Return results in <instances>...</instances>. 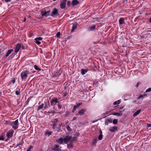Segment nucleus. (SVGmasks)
<instances>
[{
  "label": "nucleus",
  "mask_w": 151,
  "mask_h": 151,
  "mask_svg": "<svg viewBox=\"0 0 151 151\" xmlns=\"http://www.w3.org/2000/svg\"><path fill=\"white\" fill-rule=\"evenodd\" d=\"M31 73L27 70H24L21 73L20 76L22 80H25L27 76H30Z\"/></svg>",
  "instance_id": "nucleus-1"
},
{
  "label": "nucleus",
  "mask_w": 151,
  "mask_h": 151,
  "mask_svg": "<svg viewBox=\"0 0 151 151\" xmlns=\"http://www.w3.org/2000/svg\"><path fill=\"white\" fill-rule=\"evenodd\" d=\"M64 142L65 143H68L69 142H72L73 141L72 137L69 136H65L63 138Z\"/></svg>",
  "instance_id": "nucleus-2"
},
{
  "label": "nucleus",
  "mask_w": 151,
  "mask_h": 151,
  "mask_svg": "<svg viewBox=\"0 0 151 151\" xmlns=\"http://www.w3.org/2000/svg\"><path fill=\"white\" fill-rule=\"evenodd\" d=\"M18 120L17 119L14 121L11 124L12 128L14 130L17 129L18 128Z\"/></svg>",
  "instance_id": "nucleus-3"
},
{
  "label": "nucleus",
  "mask_w": 151,
  "mask_h": 151,
  "mask_svg": "<svg viewBox=\"0 0 151 151\" xmlns=\"http://www.w3.org/2000/svg\"><path fill=\"white\" fill-rule=\"evenodd\" d=\"M59 101L57 98L54 97L51 100L50 104L51 106H54L55 105L56 103H59Z\"/></svg>",
  "instance_id": "nucleus-4"
},
{
  "label": "nucleus",
  "mask_w": 151,
  "mask_h": 151,
  "mask_svg": "<svg viewBox=\"0 0 151 151\" xmlns=\"http://www.w3.org/2000/svg\"><path fill=\"white\" fill-rule=\"evenodd\" d=\"M66 2L67 0H62L61 1L60 7L61 9H64L65 8Z\"/></svg>",
  "instance_id": "nucleus-5"
},
{
  "label": "nucleus",
  "mask_w": 151,
  "mask_h": 151,
  "mask_svg": "<svg viewBox=\"0 0 151 151\" xmlns=\"http://www.w3.org/2000/svg\"><path fill=\"white\" fill-rule=\"evenodd\" d=\"M58 15V10L56 8H54L51 14H50V16L52 17H55Z\"/></svg>",
  "instance_id": "nucleus-6"
},
{
  "label": "nucleus",
  "mask_w": 151,
  "mask_h": 151,
  "mask_svg": "<svg viewBox=\"0 0 151 151\" xmlns=\"http://www.w3.org/2000/svg\"><path fill=\"white\" fill-rule=\"evenodd\" d=\"M22 47V45L20 43H18L16 45L14 51L15 52L17 53L19 52L20 49Z\"/></svg>",
  "instance_id": "nucleus-7"
},
{
  "label": "nucleus",
  "mask_w": 151,
  "mask_h": 151,
  "mask_svg": "<svg viewBox=\"0 0 151 151\" xmlns=\"http://www.w3.org/2000/svg\"><path fill=\"white\" fill-rule=\"evenodd\" d=\"M86 111V109H82L79 111L78 113L76 114V115L82 116L84 114Z\"/></svg>",
  "instance_id": "nucleus-8"
},
{
  "label": "nucleus",
  "mask_w": 151,
  "mask_h": 151,
  "mask_svg": "<svg viewBox=\"0 0 151 151\" xmlns=\"http://www.w3.org/2000/svg\"><path fill=\"white\" fill-rule=\"evenodd\" d=\"M14 131L13 130H12L10 132H8L6 134V136L7 138H9L12 137L13 135Z\"/></svg>",
  "instance_id": "nucleus-9"
},
{
  "label": "nucleus",
  "mask_w": 151,
  "mask_h": 151,
  "mask_svg": "<svg viewBox=\"0 0 151 151\" xmlns=\"http://www.w3.org/2000/svg\"><path fill=\"white\" fill-rule=\"evenodd\" d=\"M131 95L129 94H126L124 96V99L125 101H126L131 98Z\"/></svg>",
  "instance_id": "nucleus-10"
},
{
  "label": "nucleus",
  "mask_w": 151,
  "mask_h": 151,
  "mask_svg": "<svg viewBox=\"0 0 151 151\" xmlns=\"http://www.w3.org/2000/svg\"><path fill=\"white\" fill-rule=\"evenodd\" d=\"M77 26L78 24H77V23H75L73 24L71 30V32H74L75 30L77 28Z\"/></svg>",
  "instance_id": "nucleus-11"
},
{
  "label": "nucleus",
  "mask_w": 151,
  "mask_h": 151,
  "mask_svg": "<svg viewBox=\"0 0 151 151\" xmlns=\"http://www.w3.org/2000/svg\"><path fill=\"white\" fill-rule=\"evenodd\" d=\"M52 150L54 151H60V148H59L58 145H56L53 148Z\"/></svg>",
  "instance_id": "nucleus-12"
},
{
  "label": "nucleus",
  "mask_w": 151,
  "mask_h": 151,
  "mask_svg": "<svg viewBox=\"0 0 151 151\" xmlns=\"http://www.w3.org/2000/svg\"><path fill=\"white\" fill-rule=\"evenodd\" d=\"M41 14L42 16H50V14H47L46 11L45 10L41 11Z\"/></svg>",
  "instance_id": "nucleus-13"
},
{
  "label": "nucleus",
  "mask_w": 151,
  "mask_h": 151,
  "mask_svg": "<svg viewBox=\"0 0 151 151\" xmlns=\"http://www.w3.org/2000/svg\"><path fill=\"white\" fill-rule=\"evenodd\" d=\"M60 71L57 70L53 72V75L55 77H57L60 75Z\"/></svg>",
  "instance_id": "nucleus-14"
},
{
  "label": "nucleus",
  "mask_w": 151,
  "mask_h": 151,
  "mask_svg": "<svg viewBox=\"0 0 151 151\" xmlns=\"http://www.w3.org/2000/svg\"><path fill=\"white\" fill-rule=\"evenodd\" d=\"M112 114L113 115L117 116H120L122 114V111H121L119 113H117V112L114 113H113Z\"/></svg>",
  "instance_id": "nucleus-15"
},
{
  "label": "nucleus",
  "mask_w": 151,
  "mask_h": 151,
  "mask_svg": "<svg viewBox=\"0 0 151 151\" xmlns=\"http://www.w3.org/2000/svg\"><path fill=\"white\" fill-rule=\"evenodd\" d=\"M117 128L116 127H112L110 128L109 130L111 132H114L117 130Z\"/></svg>",
  "instance_id": "nucleus-16"
},
{
  "label": "nucleus",
  "mask_w": 151,
  "mask_h": 151,
  "mask_svg": "<svg viewBox=\"0 0 151 151\" xmlns=\"http://www.w3.org/2000/svg\"><path fill=\"white\" fill-rule=\"evenodd\" d=\"M125 22L124 19V18L121 17L119 20V23L120 24H122Z\"/></svg>",
  "instance_id": "nucleus-17"
},
{
  "label": "nucleus",
  "mask_w": 151,
  "mask_h": 151,
  "mask_svg": "<svg viewBox=\"0 0 151 151\" xmlns=\"http://www.w3.org/2000/svg\"><path fill=\"white\" fill-rule=\"evenodd\" d=\"M79 3V1L77 0H73L72 2V4L73 6L76 5Z\"/></svg>",
  "instance_id": "nucleus-18"
},
{
  "label": "nucleus",
  "mask_w": 151,
  "mask_h": 151,
  "mask_svg": "<svg viewBox=\"0 0 151 151\" xmlns=\"http://www.w3.org/2000/svg\"><path fill=\"white\" fill-rule=\"evenodd\" d=\"M57 141L59 144H63V141H64L63 138H60L57 140Z\"/></svg>",
  "instance_id": "nucleus-19"
},
{
  "label": "nucleus",
  "mask_w": 151,
  "mask_h": 151,
  "mask_svg": "<svg viewBox=\"0 0 151 151\" xmlns=\"http://www.w3.org/2000/svg\"><path fill=\"white\" fill-rule=\"evenodd\" d=\"M141 111V109L137 110L136 112H135L133 114L134 116H136L138 115Z\"/></svg>",
  "instance_id": "nucleus-20"
},
{
  "label": "nucleus",
  "mask_w": 151,
  "mask_h": 151,
  "mask_svg": "<svg viewBox=\"0 0 151 151\" xmlns=\"http://www.w3.org/2000/svg\"><path fill=\"white\" fill-rule=\"evenodd\" d=\"M13 51V49L9 50L6 55V57H8Z\"/></svg>",
  "instance_id": "nucleus-21"
},
{
  "label": "nucleus",
  "mask_w": 151,
  "mask_h": 151,
  "mask_svg": "<svg viewBox=\"0 0 151 151\" xmlns=\"http://www.w3.org/2000/svg\"><path fill=\"white\" fill-rule=\"evenodd\" d=\"M49 105V103L48 101L46 102L44 104V107L45 109H46Z\"/></svg>",
  "instance_id": "nucleus-22"
},
{
  "label": "nucleus",
  "mask_w": 151,
  "mask_h": 151,
  "mask_svg": "<svg viewBox=\"0 0 151 151\" xmlns=\"http://www.w3.org/2000/svg\"><path fill=\"white\" fill-rule=\"evenodd\" d=\"M44 105V104L42 103L39 106H38L37 111H38L40 109H42Z\"/></svg>",
  "instance_id": "nucleus-23"
},
{
  "label": "nucleus",
  "mask_w": 151,
  "mask_h": 151,
  "mask_svg": "<svg viewBox=\"0 0 151 151\" xmlns=\"http://www.w3.org/2000/svg\"><path fill=\"white\" fill-rule=\"evenodd\" d=\"M87 72V70L86 69H82L81 70V73L83 75H84Z\"/></svg>",
  "instance_id": "nucleus-24"
},
{
  "label": "nucleus",
  "mask_w": 151,
  "mask_h": 151,
  "mask_svg": "<svg viewBox=\"0 0 151 151\" xmlns=\"http://www.w3.org/2000/svg\"><path fill=\"white\" fill-rule=\"evenodd\" d=\"M120 102V100H119L117 101H114L113 103V105L114 106H116V105H117L119 104Z\"/></svg>",
  "instance_id": "nucleus-25"
},
{
  "label": "nucleus",
  "mask_w": 151,
  "mask_h": 151,
  "mask_svg": "<svg viewBox=\"0 0 151 151\" xmlns=\"http://www.w3.org/2000/svg\"><path fill=\"white\" fill-rule=\"evenodd\" d=\"M96 28L95 26H91L89 27L88 28V30H92L94 29H95Z\"/></svg>",
  "instance_id": "nucleus-26"
},
{
  "label": "nucleus",
  "mask_w": 151,
  "mask_h": 151,
  "mask_svg": "<svg viewBox=\"0 0 151 151\" xmlns=\"http://www.w3.org/2000/svg\"><path fill=\"white\" fill-rule=\"evenodd\" d=\"M101 134L98 137V139L99 140H101L102 139L103 137V135L101 134L102 132L101 130L100 131Z\"/></svg>",
  "instance_id": "nucleus-27"
},
{
  "label": "nucleus",
  "mask_w": 151,
  "mask_h": 151,
  "mask_svg": "<svg viewBox=\"0 0 151 151\" xmlns=\"http://www.w3.org/2000/svg\"><path fill=\"white\" fill-rule=\"evenodd\" d=\"M34 68H35V69L38 70V71H39L40 70H41V69H40V68H39L37 65H34Z\"/></svg>",
  "instance_id": "nucleus-28"
},
{
  "label": "nucleus",
  "mask_w": 151,
  "mask_h": 151,
  "mask_svg": "<svg viewBox=\"0 0 151 151\" xmlns=\"http://www.w3.org/2000/svg\"><path fill=\"white\" fill-rule=\"evenodd\" d=\"M146 96V95L145 94H144V95H140L139 97L137 98V99H139L141 98H143L145 96Z\"/></svg>",
  "instance_id": "nucleus-29"
},
{
  "label": "nucleus",
  "mask_w": 151,
  "mask_h": 151,
  "mask_svg": "<svg viewBox=\"0 0 151 151\" xmlns=\"http://www.w3.org/2000/svg\"><path fill=\"white\" fill-rule=\"evenodd\" d=\"M118 120L116 119H114L112 121V123L114 124H116L118 123Z\"/></svg>",
  "instance_id": "nucleus-30"
},
{
  "label": "nucleus",
  "mask_w": 151,
  "mask_h": 151,
  "mask_svg": "<svg viewBox=\"0 0 151 151\" xmlns=\"http://www.w3.org/2000/svg\"><path fill=\"white\" fill-rule=\"evenodd\" d=\"M73 147V145L71 142H70L69 144L67 145V147L68 148H71Z\"/></svg>",
  "instance_id": "nucleus-31"
},
{
  "label": "nucleus",
  "mask_w": 151,
  "mask_h": 151,
  "mask_svg": "<svg viewBox=\"0 0 151 151\" xmlns=\"http://www.w3.org/2000/svg\"><path fill=\"white\" fill-rule=\"evenodd\" d=\"M66 129L67 130L70 132H71L72 131V129L70 128L69 126H67L66 127Z\"/></svg>",
  "instance_id": "nucleus-32"
},
{
  "label": "nucleus",
  "mask_w": 151,
  "mask_h": 151,
  "mask_svg": "<svg viewBox=\"0 0 151 151\" xmlns=\"http://www.w3.org/2000/svg\"><path fill=\"white\" fill-rule=\"evenodd\" d=\"M98 139H94L92 142V143L94 145L96 144V143Z\"/></svg>",
  "instance_id": "nucleus-33"
},
{
  "label": "nucleus",
  "mask_w": 151,
  "mask_h": 151,
  "mask_svg": "<svg viewBox=\"0 0 151 151\" xmlns=\"http://www.w3.org/2000/svg\"><path fill=\"white\" fill-rule=\"evenodd\" d=\"M60 35V32H58L56 35V36L57 38H59Z\"/></svg>",
  "instance_id": "nucleus-34"
},
{
  "label": "nucleus",
  "mask_w": 151,
  "mask_h": 151,
  "mask_svg": "<svg viewBox=\"0 0 151 151\" xmlns=\"http://www.w3.org/2000/svg\"><path fill=\"white\" fill-rule=\"evenodd\" d=\"M35 42L37 44V45H40V43H41V42H40V41H39V40H36V39H35Z\"/></svg>",
  "instance_id": "nucleus-35"
},
{
  "label": "nucleus",
  "mask_w": 151,
  "mask_h": 151,
  "mask_svg": "<svg viewBox=\"0 0 151 151\" xmlns=\"http://www.w3.org/2000/svg\"><path fill=\"white\" fill-rule=\"evenodd\" d=\"M20 91L19 90V91H15V94L17 95H18L20 94Z\"/></svg>",
  "instance_id": "nucleus-36"
},
{
  "label": "nucleus",
  "mask_w": 151,
  "mask_h": 151,
  "mask_svg": "<svg viewBox=\"0 0 151 151\" xmlns=\"http://www.w3.org/2000/svg\"><path fill=\"white\" fill-rule=\"evenodd\" d=\"M51 134V133L50 132H47L45 134L46 135H48L49 137L50 135Z\"/></svg>",
  "instance_id": "nucleus-37"
},
{
  "label": "nucleus",
  "mask_w": 151,
  "mask_h": 151,
  "mask_svg": "<svg viewBox=\"0 0 151 151\" xmlns=\"http://www.w3.org/2000/svg\"><path fill=\"white\" fill-rule=\"evenodd\" d=\"M82 104V103H79L78 104L76 105H75L77 108L79 107L80 106H81Z\"/></svg>",
  "instance_id": "nucleus-38"
},
{
  "label": "nucleus",
  "mask_w": 151,
  "mask_h": 151,
  "mask_svg": "<svg viewBox=\"0 0 151 151\" xmlns=\"http://www.w3.org/2000/svg\"><path fill=\"white\" fill-rule=\"evenodd\" d=\"M57 124L53 123V125L52 126V128L53 129H55V127L57 126Z\"/></svg>",
  "instance_id": "nucleus-39"
},
{
  "label": "nucleus",
  "mask_w": 151,
  "mask_h": 151,
  "mask_svg": "<svg viewBox=\"0 0 151 151\" xmlns=\"http://www.w3.org/2000/svg\"><path fill=\"white\" fill-rule=\"evenodd\" d=\"M35 39H36V40H39V41L41 40H42V38L41 37H40L35 38Z\"/></svg>",
  "instance_id": "nucleus-40"
},
{
  "label": "nucleus",
  "mask_w": 151,
  "mask_h": 151,
  "mask_svg": "<svg viewBox=\"0 0 151 151\" xmlns=\"http://www.w3.org/2000/svg\"><path fill=\"white\" fill-rule=\"evenodd\" d=\"M77 108L75 106H73V109L72 110V112L73 113L76 110V109Z\"/></svg>",
  "instance_id": "nucleus-41"
},
{
  "label": "nucleus",
  "mask_w": 151,
  "mask_h": 151,
  "mask_svg": "<svg viewBox=\"0 0 151 151\" xmlns=\"http://www.w3.org/2000/svg\"><path fill=\"white\" fill-rule=\"evenodd\" d=\"M71 2L70 1H68L67 2V5L68 6H70Z\"/></svg>",
  "instance_id": "nucleus-42"
},
{
  "label": "nucleus",
  "mask_w": 151,
  "mask_h": 151,
  "mask_svg": "<svg viewBox=\"0 0 151 151\" xmlns=\"http://www.w3.org/2000/svg\"><path fill=\"white\" fill-rule=\"evenodd\" d=\"M151 91V88H149L147 89L145 91V92H150Z\"/></svg>",
  "instance_id": "nucleus-43"
},
{
  "label": "nucleus",
  "mask_w": 151,
  "mask_h": 151,
  "mask_svg": "<svg viewBox=\"0 0 151 151\" xmlns=\"http://www.w3.org/2000/svg\"><path fill=\"white\" fill-rule=\"evenodd\" d=\"M11 81L13 84H14L15 82V78H12Z\"/></svg>",
  "instance_id": "nucleus-44"
},
{
  "label": "nucleus",
  "mask_w": 151,
  "mask_h": 151,
  "mask_svg": "<svg viewBox=\"0 0 151 151\" xmlns=\"http://www.w3.org/2000/svg\"><path fill=\"white\" fill-rule=\"evenodd\" d=\"M4 139L3 136H0V140H4Z\"/></svg>",
  "instance_id": "nucleus-45"
},
{
  "label": "nucleus",
  "mask_w": 151,
  "mask_h": 151,
  "mask_svg": "<svg viewBox=\"0 0 151 151\" xmlns=\"http://www.w3.org/2000/svg\"><path fill=\"white\" fill-rule=\"evenodd\" d=\"M58 121V119H55L54 120V121H53V123H56L57 124Z\"/></svg>",
  "instance_id": "nucleus-46"
},
{
  "label": "nucleus",
  "mask_w": 151,
  "mask_h": 151,
  "mask_svg": "<svg viewBox=\"0 0 151 151\" xmlns=\"http://www.w3.org/2000/svg\"><path fill=\"white\" fill-rule=\"evenodd\" d=\"M108 121L110 123H111L112 122V119H109L108 120Z\"/></svg>",
  "instance_id": "nucleus-47"
},
{
  "label": "nucleus",
  "mask_w": 151,
  "mask_h": 151,
  "mask_svg": "<svg viewBox=\"0 0 151 151\" xmlns=\"http://www.w3.org/2000/svg\"><path fill=\"white\" fill-rule=\"evenodd\" d=\"M140 84V82H138L137 83V84L136 85V86H135L137 88L138 87V86Z\"/></svg>",
  "instance_id": "nucleus-48"
},
{
  "label": "nucleus",
  "mask_w": 151,
  "mask_h": 151,
  "mask_svg": "<svg viewBox=\"0 0 151 151\" xmlns=\"http://www.w3.org/2000/svg\"><path fill=\"white\" fill-rule=\"evenodd\" d=\"M77 117H73L72 121H73L76 120V119Z\"/></svg>",
  "instance_id": "nucleus-49"
},
{
  "label": "nucleus",
  "mask_w": 151,
  "mask_h": 151,
  "mask_svg": "<svg viewBox=\"0 0 151 151\" xmlns=\"http://www.w3.org/2000/svg\"><path fill=\"white\" fill-rule=\"evenodd\" d=\"M58 107L59 109H60L62 107V106L61 105H60V104H58Z\"/></svg>",
  "instance_id": "nucleus-50"
},
{
  "label": "nucleus",
  "mask_w": 151,
  "mask_h": 151,
  "mask_svg": "<svg viewBox=\"0 0 151 151\" xmlns=\"http://www.w3.org/2000/svg\"><path fill=\"white\" fill-rule=\"evenodd\" d=\"M147 126L148 127H151V124H147Z\"/></svg>",
  "instance_id": "nucleus-51"
},
{
  "label": "nucleus",
  "mask_w": 151,
  "mask_h": 151,
  "mask_svg": "<svg viewBox=\"0 0 151 151\" xmlns=\"http://www.w3.org/2000/svg\"><path fill=\"white\" fill-rule=\"evenodd\" d=\"M12 0H5L6 2H8L11 1Z\"/></svg>",
  "instance_id": "nucleus-52"
},
{
  "label": "nucleus",
  "mask_w": 151,
  "mask_h": 151,
  "mask_svg": "<svg viewBox=\"0 0 151 151\" xmlns=\"http://www.w3.org/2000/svg\"><path fill=\"white\" fill-rule=\"evenodd\" d=\"M29 148L31 149L32 148H33V146L32 145H31L29 146Z\"/></svg>",
  "instance_id": "nucleus-53"
},
{
  "label": "nucleus",
  "mask_w": 151,
  "mask_h": 151,
  "mask_svg": "<svg viewBox=\"0 0 151 151\" xmlns=\"http://www.w3.org/2000/svg\"><path fill=\"white\" fill-rule=\"evenodd\" d=\"M46 12H47V14H49V13L50 12V10H49L47 11H46Z\"/></svg>",
  "instance_id": "nucleus-54"
},
{
  "label": "nucleus",
  "mask_w": 151,
  "mask_h": 151,
  "mask_svg": "<svg viewBox=\"0 0 151 151\" xmlns=\"http://www.w3.org/2000/svg\"><path fill=\"white\" fill-rule=\"evenodd\" d=\"M149 19V22L151 23V17L150 19Z\"/></svg>",
  "instance_id": "nucleus-55"
},
{
  "label": "nucleus",
  "mask_w": 151,
  "mask_h": 151,
  "mask_svg": "<svg viewBox=\"0 0 151 151\" xmlns=\"http://www.w3.org/2000/svg\"><path fill=\"white\" fill-rule=\"evenodd\" d=\"M9 138H7V139H6L5 140V141H6V142H7L8 141L9 139Z\"/></svg>",
  "instance_id": "nucleus-56"
},
{
  "label": "nucleus",
  "mask_w": 151,
  "mask_h": 151,
  "mask_svg": "<svg viewBox=\"0 0 151 151\" xmlns=\"http://www.w3.org/2000/svg\"><path fill=\"white\" fill-rule=\"evenodd\" d=\"M124 108V106H122V107H121L120 108V109H123Z\"/></svg>",
  "instance_id": "nucleus-57"
},
{
  "label": "nucleus",
  "mask_w": 151,
  "mask_h": 151,
  "mask_svg": "<svg viewBox=\"0 0 151 151\" xmlns=\"http://www.w3.org/2000/svg\"><path fill=\"white\" fill-rule=\"evenodd\" d=\"M132 102L134 103H135L136 102V100H134Z\"/></svg>",
  "instance_id": "nucleus-58"
},
{
  "label": "nucleus",
  "mask_w": 151,
  "mask_h": 151,
  "mask_svg": "<svg viewBox=\"0 0 151 151\" xmlns=\"http://www.w3.org/2000/svg\"><path fill=\"white\" fill-rule=\"evenodd\" d=\"M31 149L28 148V149H27V150H29V151H30Z\"/></svg>",
  "instance_id": "nucleus-59"
},
{
  "label": "nucleus",
  "mask_w": 151,
  "mask_h": 151,
  "mask_svg": "<svg viewBox=\"0 0 151 151\" xmlns=\"http://www.w3.org/2000/svg\"><path fill=\"white\" fill-rule=\"evenodd\" d=\"M26 21V18H24V22H25Z\"/></svg>",
  "instance_id": "nucleus-60"
},
{
  "label": "nucleus",
  "mask_w": 151,
  "mask_h": 151,
  "mask_svg": "<svg viewBox=\"0 0 151 151\" xmlns=\"http://www.w3.org/2000/svg\"><path fill=\"white\" fill-rule=\"evenodd\" d=\"M35 71H32V73H35Z\"/></svg>",
  "instance_id": "nucleus-61"
},
{
  "label": "nucleus",
  "mask_w": 151,
  "mask_h": 151,
  "mask_svg": "<svg viewBox=\"0 0 151 151\" xmlns=\"http://www.w3.org/2000/svg\"><path fill=\"white\" fill-rule=\"evenodd\" d=\"M105 124H107V122H106V121L105 122Z\"/></svg>",
  "instance_id": "nucleus-62"
},
{
  "label": "nucleus",
  "mask_w": 151,
  "mask_h": 151,
  "mask_svg": "<svg viewBox=\"0 0 151 151\" xmlns=\"http://www.w3.org/2000/svg\"><path fill=\"white\" fill-rule=\"evenodd\" d=\"M22 145L21 143L19 144V145Z\"/></svg>",
  "instance_id": "nucleus-63"
},
{
  "label": "nucleus",
  "mask_w": 151,
  "mask_h": 151,
  "mask_svg": "<svg viewBox=\"0 0 151 151\" xmlns=\"http://www.w3.org/2000/svg\"><path fill=\"white\" fill-rule=\"evenodd\" d=\"M125 1H128V0H125Z\"/></svg>",
  "instance_id": "nucleus-64"
}]
</instances>
